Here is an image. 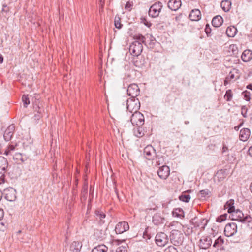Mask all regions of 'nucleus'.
Wrapping results in <instances>:
<instances>
[{
  "label": "nucleus",
  "instance_id": "obj_1",
  "mask_svg": "<svg viewBox=\"0 0 252 252\" xmlns=\"http://www.w3.org/2000/svg\"><path fill=\"white\" fill-rule=\"evenodd\" d=\"M237 221L241 223L240 227L245 230H252V219L247 215H245L242 211L237 209Z\"/></svg>",
  "mask_w": 252,
  "mask_h": 252
},
{
  "label": "nucleus",
  "instance_id": "obj_2",
  "mask_svg": "<svg viewBox=\"0 0 252 252\" xmlns=\"http://www.w3.org/2000/svg\"><path fill=\"white\" fill-rule=\"evenodd\" d=\"M126 107L127 110L131 113L138 111L140 107V103L138 99L130 98L127 100Z\"/></svg>",
  "mask_w": 252,
  "mask_h": 252
},
{
  "label": "nucleus",
  "instance_id": "obj_3",
  "mask_svg": "<svg viewBox=\"0 0 252 252\" xmlns=\"http://www.w3.org/2000/svg\"><path fill=\"white\" fill-rule=\"evenodd\" d=\"M163 7L162 2L158 1L151 6L149 10V15L153 18L158 17Z\"/></svg>",
  "mask_w": 252,
  "mask_h": 252
},
{
  "label": "nucleus",
  "instance_id": "obj_4",
  "mask_svg": "<svg viewBox=\"0 0 252 252\" xmlns=\"http://www.w3.org/2000/svg\"><path fill=\"white\" fill-rule=\"evenodd\" d=\"M184 236L179 231L173 230L170 235V240L174 245H180L183 242Z\"/></svg>",
  "mask_w": 252,
  "mask_h": 252
},
{
  "label": "nucleus",
  "instance_id": "obj_5",
  "mask_svg": "<svg viewBox=\"0 0 252 252\" xmlns=\"http://www.w3.org/2000/svg\"><path fill=\"white\" fill-rule=\"evenodd\" d=\"M130 121L133 126H141L144 123V117L142 113L138 111L132 114Z\"/></svg>",
  "mask_w": 252,
  "mask_h": 252
},
{
  "label": "nucleus",
  "instance_id": "obj_6",
  "mask_svg": "<svg viewBox=\"0 0 252 252\" xmlns=\"http://www.w3.org/2000/svg\"><path fill=\"white\" fill-rule=\"evenodd\" d=\"M5 198L9 201H14L16 199V191L11 187L5 189L3 191Z\"/></svg>",
  "mask_w": 252,
  "mask_h": 252
},
{
  "label": "nucleus",
  "instance_id": "obj_7",
  "mask_svg": "<svg viewBox=\"0 0 252 252\" xmlns=\"http://www.w3.org/2000/svg\"><path fill=\"white\" fill-rule=\"evenodd\" d=\"M168 240L167 235L163 232L157 234L155 237L156 244L160 247L164 246L168 243Z\"/></svg>",
  "mask_w": 252,
  "mask_h": 252
},
{
  "label": "nucleus",
  "instance_id": "obj_8",
  "mask_svg": "<svg viewBox=\"0 0 252 252\" xmlns=\"http://www.w3.org/2000/svg\"><path fill=\"white\" fill-rule=\"evenodd\" d=\"M143 50L142 44L137 42H133L129 47V51L131 54L137 56L139 55Z\"/></svg>",
  "mask_w": 252,
  "mask_h": 252
},
{
  "label": "nucleus",
  "instance_id": "obj_9",
  "mask_svg": "<svg viewBox=\"0 0 252 252\" xmlns=\"http://www.w3.org/2000/svg\"><path fill=\"white\" fill-rule=\"evenodd\" d=\"M127 94L131 96V98H135L139 94L140 89L136 84H131L128 86L127 90Z\"/></svg>",
  "mask_w": 252,
  "mask_h": 252
},
{
  "label": "nucleus",
  "instance_id": "obj_10",
  "mask_svg": "<svg viewBox=\"0 0 252 252\" xmlns=\"http://www.w3.org/2000/svg\"><path fill=\"white\" fill-rule=\"evenodd\" d=\"M236 233V223L234 222L227 224L224 229V234L227 237L232 236Z\"/></svg>",
  "mask_w": 252,
  "mask_h": 252
},
{
  "label": "nucleus",
  "instance_id": "obj_11",
  "mask_svg": "<svg viewBox=\"0 0 252 252\" xmlns=\"http://www.w3.org/2000/svg\"><path fill=\"white\" fill-rule=\"evenodd\" d=\"M129 229L128 223L126 221L119 222L115 227V231L117 234H122Z\"/></svg>",
  "mask_w": 252,
  "mask_h": 252
},
{
  "label": "nucleus",
  "instance_id": "obj_12",
  "mask_svg": "<svg viewBox=\"0 0 252 252\" xmlns=\"http://www.w3.org/2000/svg\"><path fill=\"white\" fill-rule=\"evenodd\" d=\"M158 175L161 179H166L170 175V169L168 166L163 165L160 167L158 172Z\"/></svg>",
  "mask_w": 252,
  "mask_h": 252
},
{
  "label": "nucleus",
  "instance_id": "obj_13",
  "mask_svg": "<svg viewBox=\"0 0 252 252\" xmlns=\"http://www.w3.org/2000/svg\"><path fill=\"white\" fill-rule=\"evenodd\" d=\"M212 239L209 236H202L199 241V247L201 249H207L212 244Z\"/></svg>",
  "mask_w": 252,
  "mask_h": 252
},
{
  "label": "nucleus",
  "instance_id": "obj_14",
  "mask_svg": "<svg viewBox=\"0 0 252 252\" xmlns=\"http://www.w3.org/2000/svg\"><path fill=\"white\" fill-rule=\"evenodd\" d=\"M144 154L145 158L150 160L154 157L155 150L151 145H148L144 149Z\"/></svg>",
  "mask_w": 252,
  "mask_h": 252
},
{
  "label": "nucleus",
  "instance_id": "obj_15",
  "mask_svg": "<svg viewBox=\"0 0 252 252\" xmlns=\"http://www.w3.org/2000/svg\"><path fill=\"white\" fill-rule=\"evenodd\" d=\"M13 159L16 163L21 164L27 160L28 157L25 155L17 152L13 155Z\"/></svg>",
  "mask_w": 252,
  "mask_h": 252
},
{
  "label": "nucleus",
  "instance_id": "obj_16",
  "mask_svg": "<svg viewBox=\"0 0 252 252\" xmlns=\"http://www.w3.org/2000/svg\"><path fill=\"white\" fill-rule=\"evenodd\" d=\"M15 130V126L13 124L10 125L5 130L3 137L6 141H9L11 140L13 132Z\"/></svg>",
  "mask_w": 252,
  "mask_h": 252
},
{
  "label": "nucleus",
  "instance_id": "obj_17",
  "mask_svg": "<svg viewBox=\"0 0 252 252\" xmlns=\"http://www.w3.org/2000/svg\"><path fill=\"white\" fill-rule=\"evenodd\" d=\"M165 218L160 213H157L154 215L152 222L155 225H160L163 223Z\"/></svg>",
  "mask_w": 252,
  "mask_h": 252
},
{
  "label": "nucleus",
  "instance_id": "obj_18",
  "mask_svg": "<svg viewBox=\"0 0 252 252\" xmlns=\"http://www.w3.org/2000/svg\"><path fill=\"white\" fill-rule=\"evenodd\" d=\"M181 5V0H170L168 2V7L173 11L178 10Z\"/></svg>",
  "mask_w": 252,
  "mask_h": 252
},
{
  "label": "nucleus",
  "instance_id": "obj_19",
  "mask_svg": "<svg viewBox=\"0 0 252 252\" xmlns=\"http://www.w3.org/2000/svg\"><path fill=\"white\" fill-rule=\"evenodd\" d=\"M17 144H9L3 149V154L6 156H11L15 151Z\"/></svg>",
  "mask_w": 252,
  "mask_h": 252
},
{
  "label": "nucleus",
  "instance_id": "obj_20",
  "mask_svg": "<svg viewBox=\"0 0 252 252\" xmlns=\"http://www.w3.org/2000/svg\"><path fill=\"white\" fill-rule=\"evenodd\" d=\"M201 16V12L199 10L197 9L192 10L189 15L190 19L191 21H197L200 20Z\"/></svg>",
  "mask_w": 252,
  "mask_h": 252
},
{
  "label": "nucleus",
  "instance_id": "obj_21",
  "mask_svg": "<svg viewBox=\"0 0 252 252\" xmlns=\"http://www.w3.org/2000/svg\"><path fill=\"white\" fill-rule=\"evenodd\" d=\"M250 135V130L248 128H244L240 130L239 133L240 140L242 141H247Z\"/></svg>",
  "mask_w": 252,
  "mask_h": 252
},
{
  "label": "nucleus",
  "instance_id": "obj_22",
  "mask_svg": "<svg viewBox=\"0 0 252 252\" xmlns=\"http://www.w3.org/2000/svg\"><path fill=\"white\" fill-rule=\"evenodd\" d=\"M8 167L7 159L3 157H0V174L4 173Z\"/></svg>",
  "mask_w": 252,
  "mask_h": 252
},
{
  "label": "nucleus",
  "instance_id": "obj_23",
  "mask_svg": "<svg viewBox=\"0 0 252 252\" xmlns=\"http://www.w3.org/2000/svg\"><path fill=\"white\" fill-rule=\"evenodd\" d=\"M82 244L78 241H74L70 246V251L71 252H79L81 248Z\"/></svg>",
  "mask_w": 252,
  "mask_h": 252
},
{
  "label": "nucleus",
  "instance_id": "obj_24",
  "mask_svg": "<svg viewBox=\"0 0 252 252\" xmlns=\"http://www.w3.org/2000/svg\"><path fill=\"white\" fill-rule=\"evenodd\" d=\"M223 20L221 16L217 15L214 17L212 20V25L215 27H219L223 23Z\"/></svg>",
  "mask_w": 252,
  "mask_h": 252
},
{
  "label": "nucleus",
  "instance_id": "obj_25",
  "mask_svg": "<svg viewBox=\"0 0 252 252\" xmlns=\"http://www.w3.org/2000/svg\"><path fill=\"white\" fill-rule=\"evenodd\" d=\"M242 60L247 62L249 61L252 58V52L250 50H245L241 55Z\"/></svg>",
  "mask_w": 252,
  "mask_h": 252
},
{
  "label": "nucleus",
  "instance_id": "obj_26",
  "mask_svg": "<svg viewBox=\"0 0 252 252\" xmlns=\"http://www.w3.org/2000/svg\"><path fill=\"white\" fill-rule=\"evenodd\" d=\"M234 204V200L230 199L226 202L225 205L224 206L225 208L228 209V212L229 213H231L235 211V207Z\"/></svg>",
  "mask_w": 252,
  "mask_h": 252
},
{
  "label": "nucleus",
  "instance_id": "obj_27",
  "mask_svg": "<svg viewBox=\"0 0 252 252\" xmlns=\"http://www.w3.org/2000/svg\"><path fill=\"white\" fill-rule=\"evenodd\" d=\"M231 6V2L228 0H222L221 2V7L225 12L229 11Z\"/></svg>",
  "mask_w": 252,
  "mask_h": 252
},
{
  "label": "nucleus",
  "instance_id": "obj_28",
  "mask_svg": "<svg viewBox=\"0 0 252 252\" xmlns=\"http://www.w3.org/2000/svg\"><path fill=\"white\" fill-rule=\"evenodd\" d=\"M172 214L174 217L182 219L184 217V212L182 209L176 208L172 211Z\"/></svg>",
  "mask_w": 252,
  "mask_h": 252
},
{
  "label": "nucleus",
  "instance_id": "obj_29",
  "mask_svg": "<svg viewBox=\"0 0 252 252\" xmlns=\"http://www.w3.org/2000/svg\"><path fill=\"white\" fill-rule=\"evenodd\" d=\"M226 33L229 37H234L236 34V28L234 26L228 27L226 29Z\"/></svg>",
  "mask_w": 252,
  "mask_h": 252
},
{
  "label": "nucleus",
  "instance_id": "obj_30",
  "mask_svg": "<svg viewBox=\"0 0 252 252\" xmlns=\"http://www.w3.org/2000/svg\"><path fill=\"white\" fill-rule=\"evenodd\" d=\"M134 135L137 137H141L144 135V131L141 126H137L133 129Z\"/></svg>",
  "mask_w": 252,
  "mask_h": 252
},
{
  "label": "nucleus",
  "instance_id": "obj_31",
  "mask_svg": "<svg viewBox=\"0 0 252 252\" xmlns=\"http://www.w3.org/2000/svg\"><path fill=\"white\" fill-rule=\"evenodd\" d=\"M108 250V248L105 245H99L94 248L92 252H106Z\"/></svg>",
  "mask_w": 252,
  "mask_h": 252
},
{
  "label": "nucleus",
  "instance_id": "obj_32",
  "mask_svg": "<svg viewBox=\"0 0 252 252\" xmlns=\"http://www.w3.org/2000/svg\"><path fill=\"white\" fill-rule=\"evenodd\" d=\"M95 215L97 219L99 220L100 224L104 223L105 221L103 219L105 218V214L103 212L97 210L95 212Z\"/></svg>",
  "mask_w": 252,
  "mask_h": 252
},
{
  "label": "nucleus",
  "instance_id": "obj_33",
  "mask_svg": "<svg viewBox=\"0 0 252 252\" xmlns=\"http://www.w3.org/2000/svg\"><path fill=\"white\" fill-rule=\"evenodd\" d=\"M223 243V239L220 236L215 240L213 246L214 248L220 249Z\"/></svg>",
  "mask_w": 252,
  "mask_h": 252
},
{
  "label": "nucleus",
  "instance_id": "obj_34",
  "mask_svg": "<svg viewBox=\"0 0 252 252\" xmlns=\"http://www.w3.org/2000/svg\"><path fill=\"white\" fill-rule=\"evenodd\" d=\"M179 199L183 202H189L190 199V196L188 192H185L179 196Z\"/></svg>",
  "mask_w": 252,
  "mask_h": 252
},
{
  "label": "nucleus",
  "instance_id": "obj_35",
  "mask_svg": "<svg viewBox=\"0 0 252 252\" xmlns=\"http://www.w3.org/2000/svg\"><path fill=\"white\" fill-rule=\"evenodd\" d=\"M134 39L135 41L134 42H137L140 44L145 43V37L141 34H137L134 35Z\"/></svg>",
  "mask_w": 252,
  "mask_h": 252
},
{
  "label": "nucleus",
  "instance_id": "obj_36",
  "mask_svg": "<svg viewBox=\"0 0 252 252\" xmlns=\"http://www.w3.org/2000/svg\"><path fill=\"white\" fill-rule=\"evenodd\" d=\"M251 94L250 92L247 91H245L242 93L241 96L246 101H249L251 99L250 97Z\"/></svg>",
  "mask_w": 252,
  "mask_h": 252
},
{
  "label": "nucleus",
  "instance_id": "obj_37",
  "mask_svg": "<svg viewBox=\"0 0 252 252\" xmlns=\"http://www.w3.org/2000/svg\"><path fill=\"white\" fill-rule=\"evenodd\" d=\"M95 234L98 237V239H99L100 240H102V239H104L105 237V232L102 230H100V231L98 230H97L95 232Z\"/></svg>",
  "mask_w": 252,
  "mask_h": 252
},
{
  "label": "nucleus",
  "instance_id": "obj_38",
  "mask_svg": "<svg viewBox=\"0 0 252 252\" xmlns=\"http://www.w3.org/2000/svg\"><path fill=\"white\" fill-rule=\"evenodd\" d=\"M114 23H115V26L116 28H117L118 29H120L122 27V24H121L120 23V17L116 16L115 18Z\"/></svg>",
  "mask_w": 252,
  "mask_h": 252
},
{
  "label": "nucleus",
  "instance_id": "obj_39",
  "mask_svg": "<svg viewBox=\"0 0 252 252\" xmlns=\"http://www.w3.org/2000/svg\"><path fill=\"white\" fill-rule=\"evenodd\" d=\"M22 101L24 103L25 107H27V105L30 104V100L27 95H23L22 96Z\"/></svg>",
  "mask_w": 252,
  "mask_h": 252
},
{
  "label": "nucleus",
  "instance_id": "obj_40",
  "mask_svg": "<svg viewBox=\"0 0 252 252\" xmlns=\"http://www.w3.org/2000/svg\"><path fill=\"white\" fill-rule=\"evenodd\" d=\"M133 2L132 1H129L126 2L125 5V9L129 11H130L132 8Z\"/></svg>",
  "mask_w": 252,
  "mask_h": 252
},
{
  "label": "nucleus",
  "instance_id": "obj_41",
  "mask_svg": "<svg viewBox=\"0 0 252 252\" xmlns=\"http://www.w3.org/2000/svg\"><path fill=\"white\" fill-rule=\"evenodd\" d=\"M164 252H178V250L174 246H170L165 249Z\"/></svg>",
  "mask_w": 252,
  "mask_h": 252
},
{
  "label": "nucleus",
  "instance_id": "obj_42",
  "mask_svg": "<svg viewBox=\"0 0 252 252\" xmlns=\"http://www.w3.org/2000/svg\"><path fill=\"white\" fill-rule=\"evenodd\" d=\"M232 97V95L231 90H229L227 91L224 95V98L226 99L227 101H230L231 100Z\"/></svg>",
  "mask_w": 252,
  "mask_h": 252
},
{
  "label": "nucleus",
  "instance_id": "obj_43",
  "mask_svg": "<svg viewBox=\"0 0 252 252\" xmlns=\"http://www.w3.org/2000/svg\"><path fill=\"white\" fill-rule=\"evenodd\" d=\"M116 252H127L126 247L123 246H120L116 249Z\"/></svg>",
  "mask_w": 252,
  "mask_h": 252
},
{
  "label": "nucleus",
  "instance_id": "obj_44",
  "mask_svg": "<svg viewBox=\"0 0 252 252\" xmlns=\"http://www.w3.org/2000/svg\"><path fill=\"white\" fill-rule=\"evenodd\" d=\"M236 45L235 44H232L229 46L228 51L229 52H230V51H231L232 52V53L234 55L235 54L234 52L236 51Z\"/></svg>",
  "mask_w": 252,
  "mask_h": 252
},
{
  "label": "nucleus",
  "instance_id": "obj_45",
  "mask_svg": "<svg viewBox=\"0 0 252 252\" xmlns=\"http://www.w3.org/2000/svg\"><path fill=\"white\" fill-rule=\"evenodd\" d=\"M200 193L202 197H205L209 194V190L208 189H204L200 191Z\"/></svg>",
  "mask_w": 252,
  "mask_h": 252
},
{
  "label": "nucleus",
  "instance_id": "obj_46",
  "mask_svg": "<svg viewBox=\"0 0 252 252\" xmlns=\"http://www.w3.org/2000/svg\"><path fill=\"white\" fill-rule=\"evenodd\" d=\"M163 162V159L162 158H158L157 161V164L158 165H160L161 164H162Z\"/></svg>",
  "mask_w": 252,
  "mask_h": 252
},
{
  "label": "nucleus",
  "instance_id": "obj_47",
  "mask_svg": "<svg viewBox=\"0 0 252 252\" xmlns=\"http://www.w3.org/2000/svg\"><path fill=\"white\" fill-rule=\"evenodd\" d=\"M225 219V216H220L219 218H218L217 221L219 222H221L223 221Z\"/></svg>",
  "mask_w": 252,
  "mask_h": 252
},
{
  "label": "nucleus",
  "instance_id": "obj_48",
  "mask_svg": "<svg viewBox=\"0 0 252 252\" xmlns=\"http://www.w3.org/2000/svg\"><path fill=\"white\" fill-rule=\"evenodd\" d=\"M241 113H242V115L244 117H246V116L247 110H246V108H245L244 107H242V112H241Z\"/></svg>",
  "mask_w": 252,
  "mask_h": 252
},
{
  "label": "nucleus",
  "instance_id": "obj_49",
  "mask_svg": "<svg viewBox=\"0 0 252 252\" xmlns=\"http://www.w3.org/2000/svg\"><path fill=\"white\" fill-rule=\"evenodd\" d=\"M231 79H230L229 77L227 76L226 77L225 80H224V85H227L229 82L231 81Z\"/></svg>",
  "mask_w": 252,
  "mask_h": 252
},
{
  "label": "nucleus",
  "instance_id": "obj_50",
  "mask_svg": "<svg viewBox=\"0 0 252 252\" xmlns=\"http://www.w3.org/2000/svg\"><path fill=\"white\" fill-rule=\"evenodd\" d=\"M4 216V212L3 209L0 208V220L3 218Z\"/></svg>",
  "mask_w": 252,
  "mask_h": 252
},
{
  "label": "nucleus",
  "instance_id": "obj_51",
  "mask_svg": "<svg viewBox=\"0 0 252 252\" xmlns=\"http://www.w3.org/2000/svg\"><path fill=\"white\" fill-rule=\"evenodd\" d=\"M230 75L228 76L229 77V78L230 79L232 80L233 79H234V74H232L231 71L230 72Z\"/></svg>",
  "mask_w": 252,
  "mask_h": 252
},
{
  "label": "nucleus",
  "instance_id": "obj_52",
  "mask_svg": "<svg viewBox=\"0 0 252 252\" xmlns=\"http://www.w3.org/2000/svg\"><path fill=\"white\" fill-rule=\"evenodd\" d=\"M249 154L252 157V146L249 149Z\"/></svg>",
  "mask_w": 252,
  "mask_h": 252
},
{
  "label": "nucleus",
  "instance_id": "obj_53",
  "mask_svg": "<svg viewBox=\"0 0 252 252\" xmlns=\"http://www.w3.org/2000/svg\"><path fill=\"white\" fill-rule=\"evenodd\" d=\"M3 148H2V146L0 144V154H3Z\"/></svg>",
  "mask_w": 252,
  "mask_h": 252
},
{
  "label": "nucleus",
  "instance_id": "obj_54",
  "mask_svg": "<svg viewBox=\"0 0 252 252\" xmlns=\"http://www.w3.org/2000/svg\"><path fill=\"white\" fill-rule=\"evenodd\" d=\"M247 88L252 90V84H249L247 86Z\"/></svg>",
  "mask_w": 252,
  "mask_h": 252
},
{
  "label": "nucleus",
  "instance_id": "obj_55",
  "mask_svg": "<svg viewBox=\"0 0 252 252\" xmlns=\"http://www.w3.org/2000/svg\"><path fill=\"white\" fill-rule=\"evenodd\" d=\"M3 60V58L1 55H0V63H2Z\"/></svg>",
  "mask_w": 252,
  "mask_h": 252
},
{
  "label": "nucleus",
  "instance_id": "obj_56",
  "mask_svg": "<svg viewBox=\"0 0 252 252\" xmlns=\"http://www.w3.org/2000/svg\"><path fill=\"white\" fill-rule=\"evenodd\" d=\"M222 173V171H218L217 173V174L216 175V176L217 177H219V176Z\"/></svg>",
  "mask_w": 252,
  "mask_h": 252
},
{
  "label": "nucleus",
  "instance_id": "obj_57",
  "mask_svg": "<svg viewBox=\"0 0 252 252\" xmlns=\"http://www.w3.org/2000/svg\"><path fill=\"white\" fill-rule=\"evenodd\" d=\"M119 240H114L113 241V242L112 243H116L117 244H119Z\"/></svg>",
  "mask_w": 252,
  "mask_h": 252
},
{
  "label": "nucleus",
  "instance_id": "obj_58",
  "mask_svg": "<svg viewBox=\"0 0 252 252\" xmlns=\"http://www.w3.org/2000/svg\"><path fill=\"white\" fill-rule=\"evenodd\" d=\"M2 195H3V192L0 191V201L1 200V199L2 198Z\"/></svg>",
  "mask_w": 252,
  "mask_h": 252
},
{
  "label": "nucleus",
  "instance_id": "obj_59",
  "mask_svg": "<svg viewBox=\"0 0 252 252\" xmlns=\"http://www.w3.org/2000/svg\"><path fill=\"white\" fill-rule=\"evenodd\" d=\"M209 30L210 29H208L207 27L205 28V32L207 34H208V33L209 32Z\"/></svg>",
  "mask_w": 252,
  "mask_h": 252
},
{
  "label": "nucleus",
  "instance_id": "obj_60",
  "mask_svg": "<svg viewBox=\"0 0 252 252\" xmlns=\"http://www.w3.org/2000/svg\"><path fill=\"white\" fill-rule=\"evenodd\" d=\"M250 189L251 191L252 192V182L251 184Z\"/></svg>",
  "mask_w": 252,
  "mask_h": 252
},
{
  "label": "nucleus",
  "instance_id": "obj_61",
  "mask_svg": "<svg viewBox=\"0 0 252 252\" xmlns=\"http://www.w3.org/2000/svg\"><path fill=\"white\" fill-rule=\"evenodd\" d=\"M231 216H232L231 219H232V220H235L236 219H234V218L233 217V214H232V215H231ZM229 218H231L230 216H229Z\"/></svg>",
  "mask_w": 252,
  "mask_h": 252
},
{
  "label": "nucleus",
  "instance_id": "obj_62",
  "mask_svg": "<svg viewBox=\"0 0 252 252\" xmlns=\"http://www.w3.org/2000/svg\"><path fill=\"white\" fill-rule=\"evenodd\" d=\"M225 148H226L224 146L223 147V152H225Z\"/></svg>",
  "mask_w": 252,
  "mask_h": 252
},
{
  "label": "nucleus",
  "instance_id": "obj_63",
  "mask_svg": "<svg viewBox=\"0 0 252 252\" xmlns=\"http://www.w3.org/2000/svg\"><path fill=\"white\" fill-rule=\"evenodd\" d=\"M250 207H251V209L252 210V202L251 203V206Z\"/></svg>",
  "mask_w": 252,
  "mask_h": 252
},
{
  "label": "nucleus",
  "instance_id": "obj_64",
  "mask_svg": "<svg viewBox=\"0 0 252 252\" xmlns=\"http://www.w3.org/2000/svg\"><path fill=\"white\" fill-rule=\"evenodd\" d=\"M234 129L236 130V126H234Z\"/></svg>",
  "mask_w": 252,
  "mask_h": 252
}]
</instances>
